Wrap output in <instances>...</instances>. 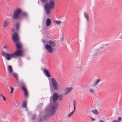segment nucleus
I'll return each instance as SVG.
<instances>
[{"label":"nucleus","mask_w":122,"mask_h":122,"mask_svg":"<svg viewBox=\"0 0 122 122\" xmlns=\"http://www.w3.org/2000/svg\"><path fill=\"white\" fill-rule=\"evenodd\" d=\"M1 54L3 56H5V59L8 61L11 59L12 58H16L17 57L22 56L24 55L23 52L22 50L19 49L16 50L15 52L12 53H5V52H2Z\"/></svg>","instance_id":"1"},{"label":"nucleus","mask_w":122,"mask_h":122,"mask_svg":"<svg viewBox=\"0 0 122 122\" xmlns=\"http://www.w3.org/2000/svg\"><path fill=\"white\" fill-rule=\"evenodd\" d=\"M21 11V9L19 8H17L15 10L13 14V18L14 19H16L19 18Z\"/></svg>","instance_id":"2"},{"label":"nucleus","mask_w":122,"mask_h":122,"mask_svg":"<svg viewBox=\"0 0 122 122\" xmlns=\"http://www.w3.org/2000/svg\"><path fill=\"white\" fill-rule=\"evenodd\" d=\"M58 106V103L54 105L51 108V109L49 112V114L50 116L53 115L56 112Z\"/></svg>","instance_id":"3"},{"label":"nucleus","mask_w":122,"mask_h":122,"mask_svg":"<svg viewBox=\"0 0 122 122\" xmlns=\"http://www.w3.org/2000/svg\"><path fill=\"white\" fill-rule=\"evenodd\" d=\"M51 81L53 87L55 90H57L58 89V86L56 80L54 78H51Z\"/></svg>","instance_id":"4"},{"label":"nucleus","mask_w":122,"mask_h":122,"mask_svg":"<svg viewBox=\"0 0 122 122\" xmlns=\"http://www.w3.org/2000/svg\"><path fill=\"white\" fill-rule=\"evenodd\" d=\"M54 2L52 0H50L49 3H46L45 6L50 8V9L52 10L54 8Z\"/></svg>","instance_id":"5"},{"label":"nucleus","mask_w":122,"mask_h":122,"mask_svg":"<svg viewBox=\"0 0 122 122\" xmlns=\"http://www.w3.org/2000/svg\"><path fill=\"white\" fill-rule=\"evenodd\" d=\"M45 47L47 51L49 53H52L53 52V49L52 46L50 45L46 44L45 45Z\"/></svg>","instance_id":"6"},{"label":"nucleus","mask_w":122,"mask_h":122,"mask_svg":"<svg viewBox=\"0 0 122 122\" xmlns=\"http://www.w3.org/2000/svg\"><path fill=\"white\" fill-rule=\"evenodd\" d=\"M12 38L14 42H18L19 41V37L18 34L15 33L12 35Z\"/></svg>","instance_id":"7"},{"label":"nucleus","mask_w":122,"mask_h":122,"mask_svg":"<svg viewBox=\"0 0 122 122\" xmlns=\"http://www.w3.org/2000/svg\"><path fill=\"white\" fill-rule=\"evenodd\" d=\"M59 97V95L58 93L55 92L53 94L52 99L53 101V102H55L57 100Z\"/></svg>","instance_id":"8"},{"label":"nucleus","mask_w":122,"mask_h":122,"mask_svg":"<svg viewBox=\"0 0 122 122\" xmlns=\"http://www.w3.org/2000/svg\"><path fill=\"white\" fill-rule=\"evenodd\" d=\"M73 88L71 87L70 88L66 87L64 90V95H66L67 94L69 93L72 89Z\"/></svg>","instance_id":"9"},{"label":"nucleus","mask_w":122,"mask_h":122,"mask_svg":"<svg viewBox=\"0 0 122 122\" xmlns=\"http://www.w3.org/2000/svg\"><path fill=\"white\" fill-rule=\"evenodd\" d=\"M48 43L51 46L55 47L56 46V43L54 40H50L49 41Z\"/></svg>","instance_id":"10"},{"label":"nucleus","mask_w":122,"mask_h":122,"mask_svg":"<svg viewBox=\"0 0 122 122\" xmlns=\"http://www.w3.org/2000/svg\"><path fill=\"white\" fill-rule=\"evenodd\" d=\"M7 68L8 71V73L9 75H11L13 72L11 66L8 65L7 66Z\"/></svg>","instance_id":"11"},{"label":"nucleus","mask_w":122,"mask_h":122,"mask_svg":"<svg viewBox=\"0 0 122 122\" xmlns=\"http://www.w3.org/2000/svg\"><path fill=\"white\" fill-rule=\"evenodd\" d=\"M16 48L18 49H21L22 48V46L21 43L19 41L18 42H16Z\"/></svg>","instance_id":"12"},{"label":"nucleus","mask_w":122,"mask_h":122,"mask_svg":"<svg viewBox=\"0 0 122 122\" xmlns=\"http://www.w3.org/2000/svg\"><path fill=\"white\" fill-rule=\"evenodd\" d=\"M51 20L50 19L48 18L47 19L46 21V25L47 26H49L51 23Z\"/></svg>","instance_id":"13"},{"label":"nucleus","mask_w":122,"mask_h":122,"mask_svg":"<svg viewBox=\"0 0 122 122\" xmlns=\"http://www.w3.org/2000/svg\"><path fill=\"white\" fill-rule=\"evenodd\" d=\"M27 101L26 100L23 101L21 105V107L23 108H26L27 105Z\"/></svg>","instance_id":"14"},{"label":"nucleus","mask_w":122,"mask_h":122,"mask_svg":"<svg viewBox=\"0 0 122 122\" xmlns=\"http://www.w3.org/2000/svg\"><path fill=\"white\" fill-rule=\"evenodd\" d=\"M45 9L46 14V15H48L50 13V9L45 6Z\"/></svg>","instance_id":"15"},{"label":"nucleus","mask_w":122,"mask_h":122,"mask_svg":"<svg viewBox=\"0 0 122 122\" xmlns=\"http://www.w3.org/2000/svg\"><path fill=\"white\" fill-rule=\"evenodd\" d=\"M117 41H122V34L119 33L117 36Z\"/></svg>","instance_id":"16"},{"label":"nucleus","mask_w":122,"mask_h":122,"mask_svg":"<svg viewBox=\"0 0 122 122\" xmlns=\"http://www.w3.org/2000/svg\"><path fill=\"white\" fill-rule=\"evenodd\" d=\"M72 102L74 110L75 111L77 104L76 101L75 100L73 99L72 101Z\"/></svg>","instance_id":"17"},{"label":"nucleus","mask_w":122,"mask_h":122,"mask_svg":"<svg viewBox=\"0 0 122 122\" xmlns=\"http://www.w3.org/2000/svg\"><path fill=\"white\" fill-rule=\"evenodd\" d=\"M83 14L84 17L86 18V20L87 21H88L89 17L88 15V14L85 12H83Z\"/></svg>","instance_id":"18"},{"label":"nucleus","mask_w":122,"mask_h":122,"mask_svg":"<svg viewBox=\"0 0 122 122\" xmlns=\"http://www.w3.org/2000/svg\"><path fill=\"white\" fill-rule=\"evenodd\" d=\"M10 75L11 76H13L15 78L16 80H17L18 79L17 74L16 73L14 72H13L11 75Z\"/></svg>","instance_id":"19"},{"label":"nucleus","mask_w":122,"mask_h":122,"mask_svg":"<svg viewBox=\"0 0 122 122\" xmlns=\"http://www.w3.org/2000/svg\"><path fill=\"white\" fill-rule=\"evenodd\" d=\"M9 24V21H5L3 24V27L4 28L6 27Z\"/></svg>","instance_id":"20"},{"label":"nucleus","mask_w":122,"mask_h":122,"mask_svg":"<svg viewBox=\"0 0 122 122\" xmlns=\"http://www.w3.org/2000/svg\"><path fill=\"white\" fill-rule=\"evenodd\" d=\"M21 88L23 91L27 90L24 84L21 85Z\"/></svg>","instance_id":"21"},{"label":"nucleus","mask_w":122,"mask_h":122,"mask_svg":"<svg viewBox=\"0 0 122 122\" xmlns=\"http://www.w3.org/2000/svg\"><path fill=\"white\" fill-rule=\"evenodd\" d=\"M75 111V110H74L72 112H71V113L68 114L67 115V117H71L74 114Z\"/></svg>","instance_id":"22"},{"label":"nucleus","mask_w":122,"mask_h":122,"mask_svg":"<svg viewBox=\"0 0 122 122\" xmlns=\"http://www.w3.org/2000/svg\"><path fill=\"white\" fill-rule=\"evenodd\" d=\"M44 71L47 77H50V76L48 71L46 70L45 69L44 70Z\"/></svg>","instance_id":"23"},{"label":"nucleus","mask_w":122,"mask_h":122,"mask_svg":"<svg viewBox=\"0 0 122 122\" xmlns=\"http://www.w3.org/2000/svg\"><path fill=\"white\" fill-rule=\"evenodd\" d=\"M27 15L25 12L23 13L21 15V18L26 17H27Z\"/></svg>","instance_id":"24"},{"label":"nucleus","mask_w":122,"mask_h":122,"mask_svg":"<svg viewBox=\"0 0 122 122\" xmlns=\"http://www.w3.org/2000/svg\"><path fill=\"white\" fill-rule=\"evenodd\" d=\"M24 96L26 98H27L28 97V93L27 90L24 91Z\"/></svg>","instance_id":"25"},{"label":"nucleus","mask_w":122,"mask_h":122,"mask_svg":"<svg viewBox=\"0 0 122 122\" xmlns=\"http://www.w3.org/2000/svg\"><path fill=\"white\" fill-rule=\"evenodd\" d=\"M100 80L99 79H97L94 82V85H97L98 84V82L100 81Z\"/></svg>","instance_id":"26"},{"label":"nucleus","mask_w":122,"mask_h":122,"mask_svg":"<svg viewBox=\"0 0 122 122\" xmlns=\"http://www.w3.org/2000/svg\"><path fill=\"white\" fill-rule=\"evenodd\" d=\"M89 92L92 94H93L94 93V90L93 89H90L89 90Z\"/></svg>","instance_id":"27"},{"label":"nucleus","mask_w":122,"mask_h":122,"mask_svg":"<svg viewBox=\"0 0 122 122\" xmlns=\"http://www.w3.org/2000/svg\"><path fill=\"white\" fill-rule=\"evenodd\" d=\"M49 117V116L48 115H46L44 116L43 119L44 120H46Z\"/></svg>","instance_id":"28"},{"label":"nucleus","mask_w":122,"mask_h":122,"mask_svg":"<svg viewBox=\"0 0 122 122\" xmlns=\"http://www.w3.org/2000/svg\"><path fill=\"white\" fill-rule=\"evenodd\" d=\"M54 22L55 23L59 25L61 24V21H54Z\"/></svg>","instance_id":"29"},{"label":"nucleus","mask_w":122,"mask_h":122,"mask_svg":"<svg viewBox=\"0 0 122 122\" xmlns=\"http://www.w3.org/2000/svg\"><path fill=\"white\" fill-rule=\"evenodd\" d=\"M63 97L62 95H60L59 96L58 100L59 101H61L63 99Z\"/></svg>","instance_id":"30"},{"label":"nucleus","mask_w":122,"mask_h":122,"mask_svg":"<svg viewBox=\"0 0 122 122\" xmlns=\"http://www.w3.org/2000/svg\"><path fill=\"white\" fill-rule=\"evenodd\" d=\"M92 112L93 113L95 114H98V112L97 110H92Z\"/></svg>","instance_id":"31"},{"label":"nucleus","mask_w":122,"mask_h":122,"mask_svg":"<svg viewBox=\"0 0 122 122\" xmlns=\"http://www.w3.org/2000/svg\"><path fill=\"white\" fill-rule=\"evenodd\" d=\"M20 23H17L16 25V27L17 30H18L19 29V27L20 25Z\"/></svg>","instance_id":"32"},{"label":"nucleus","mask_w":122,"mask_h":122,"mask_svg":"<svg viewBox=\"0 0 122 122\" xmlns=\"http://www.w3.org/2000/svg\"><path fill=\"white\" fill-rule=\"evenodd\" d=\"M10 88L11 90L10 93L11 94H12L13 93V91L14 90V89L13 87H10Z\"/></svg>","instance_id":"33"},{"label":"nucleus","mask_w":122,"mask_h":122,"mask_svg":"<svg viewBox=\"0 0 122 122\" xmlns=\"http://www.w3.org/2000/svg\"><path fill=\"white\" fill-rule=\"evenodd\" d=\"M3 48L4 49H5L6 50H7V49L8 48L7 46H3Z\"/></svg>","instance_id":"34"},{"label":"nucleus","mask_w":122,"mask_h":122,"mask_svg":"<svg viewBox=\"0 0 122 122\" xmlns=\"http://www.w3.org/2000/svg\"><path fill=\"white\" fill-rule=\"evenodd\" d=\"M41 1L44 3L46 2L48 0H40Z\"/></svg>","instance_id":"35"},{"label":"nucleus","mask_w":122,"mask_h":122,"mask_svg":"<svg viewBox=\"0 0 122 122\" xmlns=\"http://www.w3.org/2000/svg\"><path fill=\"white\" fill-rule=\"evenodd\" d=\"M3 99V100L4 101H5L6 100V98L4 96H3L2 97Z\"/></svg>","instance_id":"36"},{"label":"nucleus","mask_w":122,"mask_h":122,"mask_svg":"<svg viewBox=\"0 0 122 122\" xmlns=\"http://www.w3.org/2000/svg\"><path fill=\"white\" fill-rule=\"evenodd\" d=\"M121 117H120L117 120L119 121H120L121 120Z\"/></svg>","instance_id":"37"},{"label":"nucleus","mask_w":122,"mask_h":122,"mask_svg":"<svg viewBox=\"0 0 122 122\" xmlns=\"http://www.w3.org/2000/svg\"><path fill=\"white\" fill-rule=\"evenodd\" d=\"M35 115H33L32 117V120H34L35 118Z\"/></svg>","instance_id":"38"},{"label":"nucleus","mask_w":122,"mask_h":122,"mask_svg":"<svg viewBox=\"0 0 122 122\" xmlns=\"http://www.w3.org/2000/svg\"><path fill=\"white\" fill-rule=\"evenodd\" d=\"M4 96L2 93H0V97H2Z\"/></svg>","instance_id":"39"},{"label":"nucleus","mask_w":122,"mask_h":122,"mask_svg":"<svg viewBox=\"0 0 122 122\" xmlns=\"http://www.w3.org/2000/svg\"><path fill=\"white\" fill-rule=\"evenodd\" d=\"M43 122V120L41 119V118L40 119V122Z\"/></svg>","instance_id":"40"},{"label":"nucleus","mask_w":122,"mask_h":122,"mask_svg":"<svg viewBox=\"0 0 122 122\" xmlns=\"http://www.w3.org/2000/svg\"><path fill=\"white\" fill-rule=\"evenodd\" d=\"M112 122H118V121L117 120H114Z\"/></svg>","instance_id":"41"},{"label":"nucleus","mask_w":122,"mask_h":122,"mask_svg":"<svg viewBox=\"0 0 122 122\" xmlns=\"http://www.w3.org/2000/svg\"><path fill=\"white\" fill-rule=\"evenodd\" d=\"M25 108V110L26 111H28V109L27 108V107H26V108Z\"/></svg>","instance_id":"42"},{"label":"nucleus","mask_w":122,"mask_h":122,"mask_svg":"<svg viewBox=\"0 0 122 122\" xmlns=\"http://www.w3.org/2000/svg\"><path fill=\"white\" fill-rule=\"evenodd\" d=\"M99 122H104V121L103 120H101L99 121Z\"/></svg>","instance_id":"43"},{"label":"nucleus","mask_w":122,"mask_h":122,"mask_svg":"<svg viewBox=\"0 0 122 122\" xmlns=\"http://www.w3.org/2000/svg\"><path fill=\"white\" fill-rule=\"evenodd\" d=\"M95 120V119H92V120H93V121L94 120Z\"/></svg>","instance_id":"44"},{"label":"nucleus","mask_w":122,"mask_h":122,"mask_svg":"<svg viewBox=\"0 0 122 122\" xmlns=\"http://www.w3.org/2000/svg\"><path fill=\"white\" fill-rule=\"evenodd\" d=\"M12 32H14V30L13 29V30H12Z\"/></svg>","instance_id":"45"},{"label":"nucleus","mask_w":122,"mask_h":122,"mask_svg":"<svg viewBox=\"0 0 122 122\" xmlns=\"http://www.w3.org/2000/svg\"><path fill=\"white\" fill-rule=\"evenodd\" d=\"M2 116H0V118H2Z\"/></svg>","instance_id":"46"}]
</instances>
